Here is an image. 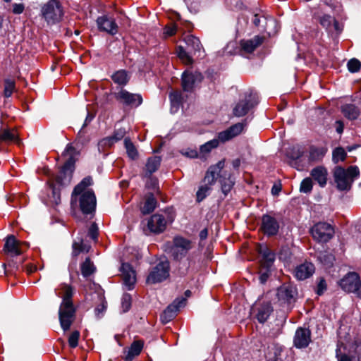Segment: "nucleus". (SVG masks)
Here are the masks:
<instances>
[{"instance_id":"nucleus-16","label":"nucleus","mask_w":361,"mask_h":361,"mask_svg":"<svg viewBox=\"0 0 361 361\" xmlns=\"http://www.w3.org/2000/svg\"><path fill=\"white\" fill-rule=\"evenodd\" d=\"M261 229L265 235L273 236L278 233L279 224L274 217L264 214L262 218Z\"/></svg>"},{"instance_id":"nucleus-5","label":"nucleus","mask_w":361,"mask_h":361,"mask_svg":"<svg viewBox=\"0 0 361 361\" xmlns=\"http://www.w3.org/2000/svg\"><path fill=\"white\" fill-rule=\"evenodd\" d=\"M360 175L357 166H350L346 170L341 166H337L334 169V177L339 190H348L351 188L355 178Z\"/></svg>"},{"instance_id":"nucleus-32","label":"nucleus","mask_w":361,"mask_h":361,"mask_svg":"<svg viewBox=\"0 0 361 361\" xmlns=\"http://www.w3.org/2000/svg\"><path fill=\"white\" fill-rule=\"evenodd\" d=\"M169 98L171 105V111L176 113L179 109L183 102V98L182 93L180 91H174L170 93Z\"/></svg>"},{"instance_id":"nucleus-63","label":"nucleus","mask_w":361,"mask_h":361,"mask_svg":"<svg viewBox=\"0 0 361 361\" xmlns=\"http://www.w3.org/2000/svg\"><path fill=\"white\" fill-rule=\"evenodd\" d=\"M336 130L338 134H341L343 131L344 126L341 121H337L336 122Z\"/></svg>"},{"instance_id":"nucleus-51","label":"nucleus","mask_w":361,"mask_h":361,"mask_svg":"<svg viewBox=\"0 0 361 361\" xmlns=\"http://www.w3.org/2000/svg\"><path fill=\"white\" fill-rule=\"evenodd\" d=\"M131 306V296L126 293L122 297L121 307L123 312H128Z\"/></svg>"},{"instance_id":"nucleus-38","label":"nucleus","mask_w":361,"mask_h":361,"mask_svg":"<svg viewBox=\"0 0 361 361\" xmlns=\"http://www.w3.org/2000/svg\"><path fill=\"white\" fill-rule=\"evenodd\" d=\"M319 22L321 25L326 29L330 28L333 24L335 30H338V22L330 15L325 14L322 16L319 19Z\"/></svg>"},{"instance_id":"nucleus-14","label":"nucleus","mask_w":361,"mask_h":361,"mask_svg":"<svg viewBox=\"0 0 361 361\" xmlns=\"http://www.w3.org/2000/svg\"><path fill=\"white\" fill-rule=\"evenodd\" d=\"M23 246L27 247L28 243L27 242H21L17 240L13 235H10L6 238L4 250L12 256H18L23 253Z\"/></svg>"},{"instance_id":"nucleus-64","label":"nucleus","mask_w":361,"mask_h":361,"mask_svg":"<svg viewBox=\"0 0 361 361\" xmlns=\"http://www.w3.org/2000/svg\"><path fill=\"white\" fill-rule=\"evenodd\" d=\"M268 361H282V358L280 357V355L279 353L275 352L274 357H269Z\"/></svg>"},{"instance_id":"nucleus-49","label":"nucleus","mask_w":361,"mask_h":361,"mask_svg":"<svg viewBox=\"0 0 361 361\" xmlns=\"http://www.w3.org/2000/svg\"><path fill=\"white\" fill-rule=\"evenodd\" d=\"M101 303L95 308L94 312L97 317H101L106 311L107 302L102 295H99Z\"/></svg>"},{"instance_id":"nucleus-2","label":"nucleus","mask_w":361,"mask_h":361,"mask_svg":"<svg viewBox=\"0 0 361 361\" xmlns=\"http://www.w3.org/2000/svg\"><path fill=\"white\" fill-rule=\"evenodd\" d=\"M64 295L59 307V319L61 326L64 331H68L75 319V309L73 305L71 297L72 288L66 284L61 286Z\"/></svg>"},{"instance_id":"nucleus-19","label":"nucleus","mask_w":361,"mask_h":361,"mask_svg":"<svg viewBox=\"0 0 361 361\" xmlns=\"http://www.w3.org/2000/svg\"><path fill=\"white\" fill-rule=\"evenodd\" d=\"M296 289L288 284H283L277 289V297L282 302L291 303L294 301L296 295Z\"/></svg>"},{"instance_id":"nucleus-55","label":"nucleus","mask_w":361,"mask_h":361,"mask_svg":"<svg viewBox=\"0 0 361 361\" xmlns=\"http://www.w3.org/2000/svg\"><path fill=\"white\" fill-rule=\"evenodd\" d=\"M115 143L114 140H112L111 137H107L101 140L98 143V148L100 151L104 149L106 147H111Z\"/></svg>"},{"instance_id":"nucleus-56","label":"nucleus","mask_w":361,"mask_h":361,"mask_svg":"<svg viewBox=\"0 0 361 361\" xmlns=\"http://www.w3.org/2000/svg\"><path fill=\"white\" fill-rule=\"evenodd\" d=\"M326 290V283L323 278H320L317 283L316 293L318 295H322Z\"/></svg>"},{"instance_id":"nucleus-61","label":"nucleus","mask_w":361,"mask_h":361,"mask_svg":"<svg viewBox=\"0 0 361 361\" xmlns=\"http://www.w3.org/2000/svg\"><path fill=\"white\" fill-rule=\"evenodd\" d=\"M270 269H262L260 272L259 280L262 283H264L269 276Z\"/></svg>"},{"instance_id":"nucleus-9","label":"nucleus","mask_w":361,"mask_h":361,"mask_svg":"<svg viewBox=\"0 0 361 361\" xmlns=\"http://www.w3.org/2000/svg\"><path fill=\"white\" fill-rule=\"evenodd\" d=\"M310 232L315 240L319 243H326L333 238L334 229L328 223L319 222L312 226Z\"/></svg>"},{"instance_id":"nucleus-31","label":"nucleus","mask_w":361,"mask_h":361,"mask_svg":"<svg viewBox=\"0 0 361 361\" xmlns=\"http://www.w3.org/2000/svg\"><path fill=\"white\" fill-rule=\"evenodd\" d=\"M161 158L157 156L149 157L146 164L145 176H150L160 166Z\"/></svg>"},{"instance_id":"nucleus-15","label":"nucleus","mask_w":361,"mask_h":361,"mask_svg":"<svg viewBox=\"0 0 361 361\" xmlns=\"http://www.w3.org/2000/svg\"><path fill=\"white\" fill-rule=\"evenodd\" d=\"M97 25L100 31L114 35L118 32V25L114 18L108 16H99L97 19Z\"/></svg>"},{"instance_id":"nucleus-60","label":"nucleus","mask_w":361,"mask_h":361,"mask_svg":"<svg viewBox=\"0 0 361 361\" xmlns=\"http://www.w3.org/2000/svg\"><path fill=\"white\" fill-rule=\"evenodd\" d=\"M13 6V9H12V12L14 13V14H21L23 11H24V9H25V6L23 4H13L12 5Z\"/></svg>"},{"instance_id":"nucleus-37","label":"nucleus","mask_w":361,"mask_h":361,"mask_svg":"<svg viewBox=\"0 0 361 361\" xmlns=\"http://www.w3.org/2000/svg\"><path fill=\"white\" fill-rule=\"evenodd\" d=\"M336 357L338 361H355L357 360L356 356L352 354L351 350L349 349L346 351L345 348H344L343 351L342 352L341 348H338L336 350Z\"/></svg>"},{"instance_id":"nucleus-26","label":"nucleus","mask_w":361,"mask_h":361,"mask_svg":"<svg viewBox=\"0 0 361 361\" xmlns=\"http://www.w3.org/2000/svg\"><path fill=\"white\" fill-rule=\"evenodd\" d=\"M310 174L321 187L323 188L326 185L328 171L325 167L317 166L311 171Z\"/></svg>"},{"instance_id":"nucleus-33","label":"nucleus","mask_w":361,"mask_h":361,"mask_svg":"<svg viewBox=\"0 0 361 361\" xmlns=\"http://www.w3.org/2000/svg\"><path fill=\"white\" fill-rule=\"evenodd\" d=\"M18 135L14 129H3L0 132V142H18Z\"/></svg>"},{"instance_id":"nucleus-57","label":"nucleus","mask_w":361,"mask_h":361,"mask_svg":"<svg viewBox=\"0 0 361 361\" xmlns=\"http://www.w3.org/2000/svg\"><path fill=\"white\" fill-rule=\"evenodd\" d=\"M173 314L169 313V310H165L160 316L161 321L163 324H166L174 318Z\"/></svg>"},{"instance_id":"nucleus-62","label":"nucleus","mask_w":361,"mask_h":361,"mask_svg":"<svg viewBox=\"0 0 361 361\" xmlns=\"http://www.w3.org/2000/svg\"><path fill=\"white\" fill-rule=\"evenodd\" d=\"M94 117V114H92L90 113L89 111H87V114L86 116V118H85V120L84 123L82 125V127L80 130L78 134H81L82 133L83 128L90 123V122L93 120Z\"/></svg>"},{"instance_id":"nucleus-34","label":"nucleus","mask_w":361,"mask_h":361,"mask_svg":"<svg viewBox=\"0 0 361 361\" xmlns=\"http://www.w3.org/2000/svg\"><path fill=\"white\" fill-rule=\"evenodd\" d=\"M183 40L190 51L194 52L200 51L202 44L197 37L193 35H187L184 37Z\"/></svg>"},{"instance_id":"nucleus-7","label":"nucleus","mask_w":361,"mask_h":361,"mask_svg":"<svg viewBox=\"0 0 361 361\" xmlns=\"http://www.w3.org/2000/svg\"><path fill=\"white\" fill-rule=\"evenodd\" d=\"M192 247L193 243L192 241L178 236L173 238L170 252L175 260L180 261L188 255Z\"/></svg>"},{"instance_id":"nucleus-4","label":"nucleus","mask_w":361,"mask_h":361,"mask_svg":"<svg viewBox=\"0 0 361 361\" xmlns=\"http://www.w3.org/2000/svg\"><path fill=\"white\" fill-rule=\"evenodd\" d=\"M75 154V149L71 145L68 144L62 154L63 157H68V159L56 178V183L57 185L66 186L71 183L72 174L74 171V156Z\"/></svg>"},{"instance_id":"nucleus-3","label":"nucleus","mask_w":361,"mask_h":361,"mask_svg":"<svg viewBox=\"0 0 361 361\" xmlns=\"http://www.w3.org/2000/svg\"><path fill=\"white\" fill-rule=\"evenodd\" d=\"M225 161L220 160L216 164L211 166L196 192L197 201L198 202L204 200L211 192L212 187L216 182V175L219 174L224 169Z\"/></svg>"},{"instance_id":"nucleus-20","label":"nucleus","mask_w":361,"mask_h":361,"mask_svg":"<svg viewBox=\"0 0 361 361\" xmlns=\"http://www.w3.org/2000/svg\"><path fill=\"white\" fill-rule=\"evenodd\" d=\"M258 252L261 256L262 269H270L275 260V254L266 245H260Z\"/></svg>"},{"instance_id":"nucleus-52","label":"nucleus","mask_w":361,"mask_h":361,"mask_svg":"<svg viewBox=\"0 0 361 361\" xmlns=\"http://www.w3.org/2000/svg\"><path fill=\"white\" fill-rule=\"evenodd\" d=\"M99 228L96 223H92L88 230V236L94 242L98 240Z\"/></svg>"},{"instance_id":"nucleus-17","label":"nucleus","mask_w":361,"mask_h":361,"mask_svg":"<svg viewBox=\"0 0 361 361\" xmlns=\"http://www.w3.org/2000/svg\"><path fill=\"white\" fill-rule=\"evenodd\" d=\"M311 341V333L308 329L298 328L293 338L294 345L298 348L307 347Z\"/></svg>"},{"instance_id":"nucleus-22","label":"nucleus","mask_w":361,"mask_h":361,"mask_svg":"<svg viewBox=\"0 0 361 361\" xmlns=\"http://www.w3.org/2000/svg\"><path fill=\"white\" fill-rule=\"evenodd\" d=\"M315 270L314 265L311 262H305L298 266L295 269V276L300 281L311 276Z\"/></svg>"},{"instance_id":"nucleus-41","label":"nucleus","mask_w":361,"mask_h":361,"mask_svg":"<svg viewBox=\"0 0 361 361\" xmlns=\"http://www.w3.org/2000/svg\"><path fill=\"white\" fill-rule=\"evenodd\" d=\"M112 80L120 85H126L128 82L127 73L125 71H118L112 75Z\"/></svg>"},{"instance_id":"nucleus-36","label":"nucleus","mask_w":361,"mask_h":361,"mask_svg":"<svg viewBox=\"0 0 361 361\" xmlns=\"http://www.w3.org/2000/svg\"><path fill=\"white\" fill-rule=\"evenodd\" d=\"M90 249V245L85 243L82 238L75 240L73 243V255L77 256L80 252H87Z\"/></svg>"},{"instance_id":"nucleus-13","label":"nucleus","mask_w":361,"mask_h":361,"mask_svg":"<svg viewBox=\"0 0 361 361\" xmlns=\"http://www.w3.org/2000/svg\"><path fill=\"white\" fill-rule=\"evenodd\" d=\"M115 98L126 106L137 107L142 103L141 94L131 93L123 88L115 93Z\"/></svg>"},{"instance_id":"nucleus-35","label":"nucleus","mask_w":361,"mask_h":361,"mask_svg":"<svg viewBox=\"0 0 361 361\" xmlns=\"http://www.w3.org/2000/svg\"><path fill=\"white\" fill-rule=\"evenodd\" d=\"M157 202L152 194L147 196L144 205L141 207L143 214H148L152 212L157 207Z\"/></svg>"},{"instance_id":"nucleus-8","label":"nucleus","mask_w":361,"mask_h":361,"mask_svg":"<svg viewBox=\"0 0 361 361\" xmlns=\"http://www.w3.org/2000/svg\"><path fill=\"white\" fill-rule=\"evenodd\" d=\"M339 285L344 291L361 298V280L358 274L349 272L340 281Z\"/></svg>"},{"instance_id":"nucleus-58","label":"nucleus","mask_w":361,"mask_h":361,"mask_svg":"<svg viewBox=\"0 0 361 361\" xmlns=\"http://www.w3.org/2000/svg\"><path fill=\"white\" fill-rule=\"evenodd\" d=\"M126 135V130L123 128L118 129L115 131L113 136H111L112 140H114V142H118V140H121Z\"/></svg>"},{"instance_id":"nucleus-12","label":"nucleus","mask_w":361,"mask_h":361,"mask_svg":"<svg viewBox=\"0 0 361 361\" xmlns=\"http://www.w3.org/2000/svg\"><path fill=\"white\" fill-rule=\"evenodd\" d=\"M203 76L198 71L186 70L182 73L181 85L183 91L192 92L195 85L202 82Z\"/></svg>"},{"instance_id":"nucleus-40","label":"nucleus","mask_w":361,"mask_h":361,"mask_svg":"<svg viewBox=\"0 0 361 361\" xmlns=\"http://www.w3.org/2000/svg\"><path fill=\"white\" fill-rule=\"evenodd\" d=\"M95 271V267L89 257L81 265V272L84 277H88Z\"/></svg>"},{"instance_id":"nucleus-39","label":"nucleus","mask_w":361,"mask_h":361,"mask_svg":"<svg viewBox=\"0 0 361 361\" xmlns=\"http://www.w3.org/2000/svg\"><path fill=\"white\" fill-rule=\"evenodd\" d=\"M185 305V299L183 298H178L175 300L171 305L166 307V310H169L170 314H173L176 317L177 312L179 311L180 307Z\"/></svg>"},{"instance_id":"nucleus-47","label":"nucleus","mask_w":361,"mask_h":361,"mask_svg":"<svg viewBox=\"0 0 361 361\" xmlns=\"http://www.w3.org/2000/svg\"><path fill=\"white\" fill-rule=\"evenodd\" d=\"M312 180L310 178L303 179L300 183V190L303 193H310L312 190Z\"/></svg>"},{"instance_id":"nucleus-29","label":"nucleus","mask_w":361,"mask_h":361,"mask_svg":"<svg viewBox=\"0 0 361 361\" xmlns=\"http://www.w3.org/2000/svg\"><path fill=\"white\" fill-rule=\"evenodd\" d=\"M273 312V307L270 303L262 304L258 309L257 319L260 323H264Z\"/></svg>"},{"instance_id":"nucleus-44","label":"nucleus","mask_w":361,"mask_h":361,"mask_svg":"<svg viewBox=\"0 0 361 361\" xmlns=\"http://www.w3.org/2000/svg\"><path fill=\"white\" fill-rule=\"evenodd\" d=\"M178 56L185 64L190 65L193 63V59L189 54L181 46L178 47L177 50Z\"/></svg>"},{"instance_id":"nucleus-42","label":"nucleus","mask_w":361,"mask_h":361,"mask_svg":"<svg viewBox=\"0 0 361 361\" xmlns=\"http://www.w3.org/2000/svg\"><path fill=\"white\" fill-rule=\"evenodd\" d=\"M124 145L126 149V152L128 156L131 159H135L137 157L138 153L137 151L133 145V143L128 138H125Z\"/></svg>"},{"instance_id":"nucleus-43","label":"nucleus","mask_w":361,"mask_h":361,"mask_svg":"<svg viewBox=\"0 0 361 361\" xmlns=\"http://www.w3.org/2000/svg\"><path fill=\"white\" fill-rule=\"evenodd\" d=\"M219 140L218 139H213L210 141H208L205 144L200 146V152L203 154L209 153L212 149L218 147L219 144Z\"/></svg>"},{"instance_id":"nucleus-28","label":"nucleus","mask_w":361,"mask_h":361,"mask_svg":"<svg viewBox=\"0 0 361 361\" xmlns=\"http://www.w3.org/2000/svg\"><path fill=\"white\" fill-rule=\"evenodd\" d=\"M341 111L343 115L350 121L357 119L360 114V109L353 104H345L342 105Z\"/></svg>"},{"instance_id":"nucleus-23","label":"nucleus","mask_w":361,"mask_h":361,"mask_svg":"<svg viewBox=\"0 0 361 361\" xmlns=\"http://www.w3.org/2000/svg\"><path fill=\"white\" fill-rule=\"evenodd\" d=\"M243 128L244 126L243 123H238L235 125H233L227 130L220 132L218 134V138L223 142H226L240 134L243 130Z\"/></svg>"},{"instance_id":"nucleus-6","label":"nucleus","mask_w":361,"mask_h":361,"mask_svg":"<svg viewBox=\"0 0 361 361\" xmlns=\"http://www.w3.org/2000/svg\"><path fill=\"white\" fill-rule=\"evenodd\" d=\"M41 16L49 25L59 23L63 16L60 2L57 0H49L42 6Z\"/></svg>"},{"instance_id":"nucleus-11","label":"nucleus","mask_w":361,"mask_h":361,"mask_svg":"<svg viewBox=\"0 0 361 361\" xmlns=\"http://www.w3.org/2000/svg\"><path fill=\"white\" fill-rule=\"evenodd\" d=\"M257 104L258 100L256 95L245 93L243 98L240 99L233 108V114L238 117L245 116Z\"/></svg>"},{"instance_id":"nucleus-21","label":"nucleus","mask_w":361,"mask_h":361,"mask_svg":"<svg viewBox=\"0 0 361 361\" xmlns=\"http://www.w3.org/2000/svg\"><path fill=\"white\" fill-rule=\"evenodd\" d=\"M147 226L150 231L159 233L163 232L166 226L165 218L161 214H154L149 219Z\"/></svg>"},{"instance_id":"nucleus-48","label":"nucleus","mask_w":361,"mask_h":361,"mask_svg":"<svg viewBox=\"0 0 361 361\" xmlns=\"http://www.w3.org/2000/svg\"><path fill=\"white\" fill-rule=\"evenodd\" d=\"M15 88V82L11 79H6L4 81V94L6 97L11 96Z\"/></svg>"},{"instance_id":"nucleus-27","label":"nucleus","mask_w":361,"mask_h":361,"mask_svg":"<svg viewBox=\"0 0 361 361\" xmlns=\"http://www.w3.org/2000/svg\"><path fill=\"white\" fill-rule=\"evenodd\" d=\"M326 152L327 149L325 147L311 146L309 148L308 154L307 155L308 163L318 162L322 161Z\"/></svg>"},{"instance_id":"nucleus-10","label":"nucleus","mask_w":361,"mask_h":361,"mask_svg":"<svg viewBox=\"0 0 361 361\" xmlns=\"http://www.w3.org/2000/svg\"><path fill=\"white\" fill-rule=\"evenodd\" d=\"M169 276V262L167 260L161 261L154 267L147 278V283H160Z\"/></svg>"},{"instance_id":"nucleus-45","label":"nucleus","mask_w":361,"mask_h":361,"mask_svg":"<svg viewBox=\"0 0 361 361\" xmlns=\"http://www.w3.org/2000/svg\"><path fill=\"white\" fill-rule=\"evenodd\" d=\"M318 259L324 265L331 267L334 261V257L326 252H320L317 256Z\"/></svg>"},{"instance_id":"nucleus-46","label":"nucleus","mask_w":361,"mask_h":361,"mask_svg":"<svg viewBox=\"0 0 361 361\" xmlns=\"http://www.w3.org/2000/svg\"><path fill=\"white\" fill-rule=\"evenodd\" d=\"M346 157V152L342 147H336L333 151V161L334 163H338L340 161H344Z\"/></svg>"},{"instance_id":"nucleus-50","label":"nucleus","mask_w":361,"mask_h":361,"mask_svg":"<svg viewBox=\"0 0 361 361\" xmlns=\"http://www.w3.org/2000/svg\"><path fill=\"white\" fill-rule=\"evenodd\" d=\"M348 68L351 73H356L360 71L361 68V63L357 59H352L348 62Z\"/></svg>"},{"instance_id":"nucleus-25","label":"nucleus","mask_w":361,"mask_h":361,"mask_svg":"<svg viewBox=\"0 0 361 361\" xmlns=\"http://www.w3.org/2000/svg\"><path fill=\"white\" fill-rule=\"evenodd\" d=\"M264 39L263 37L256 35L252 39L242 40L240 42L241 49L246 53H252L263 43Z\"/></svg>"},{"instance_id":"nucleus-1","label":"nucleus","mask_w":361,"mask_h":361,"mask_svg":"<svg viewBox=\"0 0 361 361\" xmlns=\"http://www.w3.org/2000/svg\"><path fill=\"white\" fill-rule=\"evenodd\" d=\"M92 184L90 176L84 178L74 188L71 195L72 207L78 206L85 214H92L96 207V197L88 187Z\"/></svg>"},{"instance_id":"nucleus-59","label":"nucleus","mask_w":361,"mask_h":361,"mask_svg":"<svg viewBox=\"0 0 361 361\" xmlns=\"http://www.w3.org/2000/svg\"><path fill=\"white\" fill-rule=\"evenodd\" d=\"M302 152L300 150L299 147H293V154L290 155L291 158L295 161V164L298 163V160H299L303 155Z\"/></svg>"},{"instance_id":"nucleus-30","label":"nucleus","mask_w":361,"mask_h":361,"mask_svg":"<svg viewBox=\"0 0 361 361\" xmlns=\"http://www.w3.org/2000/svg\"><path fill=\"white\" fill-rule=\"evenodd\" d=\"M143 348V342L141 341H134L125 357V361H132L133 358L140 355Z\"/></svg>"},{"instance_id":"nucleus-24","label":"nucleus","mask_w":361,"mask_h":361,"mask_svg":"<svg viewBox=\"0 0 361 361\" xmlns=\"http://www.w3.org/2000/svg\"><path fill=\"white\" fill-rule=\"evenodd\" d=\"M219 177V183L222 193L226 196L234 185V180L231 178V174L226 171H222L216 175Z\"/></svg>"},{"instance_id":"nucleus-53","label":"nucleus","mask_w":361,"mask_h":361,"mask_svg":"<svg viewBox=\"0 0 361 361\" xmlns=\"http://www.w3.org/2000/svg\"><path fill=\"white\" fill-rule=\"evenodd\" d=\"M80 337V332L74 331L71 333L68 338V344L71 348H75L78 344V339Z\"/></svg>"},{"instance_id":"nucleus-18","label":"nucleus","mask_w":361,"mask_h":361,"mask_svg":"<svg viewBox=\"0 0 361 361\" xmlns=\"http://www.w3.org/2000/svg\"><path fill=\"white\" fill-rule=\"evenodd\" d=\"M123 284L128 290H132L136 282L135 272L128 263H123L121 267Z\"/></svg>"},{"instance_id":"nucleus-54","label":"nucleus","mask_w":361,"mask_h":361,"mask_svg":"<svg viewBox=\"0 0 361 361\" xmlns=\"http://www.w3.org/2000/svg\"><path fill=\"white\" fill-rule=\"evenodd\" d=\"M350 350L352 354L356 356L357 361L361 360V343L355 342L351 345Z\"/></svg>"}]
</instances>
